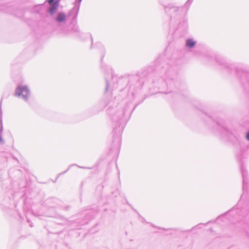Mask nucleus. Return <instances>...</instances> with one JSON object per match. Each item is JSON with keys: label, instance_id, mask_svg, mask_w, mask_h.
Returning <instances> with one entry per match:
<instances>
[{"label": "nucleus", "instance_id": "obj_4", "mask_svg": "<svg viewBox=\"0 0 249 249\" xmlns=\"http://www.w3.org/2000/svg\"><path fill=\"white\" fill-rule=\"evenodd\" d=\"M195 42L191 39H188L187 41L186 45L190 48L193 47L195 45Z\"/></svg>", "mask_w": 249, "mask_h": 249}, {"label": "nucleus", "instance_id": "obj_2", "mask_svg": "<svg viewBox=\"0 0 249 249\" xmlns=\"http://www.w3.org/2000/svg\"><path fill=\"white\" fill-rule=\"evenodd\" d=\"M58 1L55 2L52 4L51 7L49 8V12L51 15L53 14L57 10L58 6Z\"/></svg>", "mask_w": 249, "mask_h": 249}, {"label": "nucleus", "instance_id": "obj_5", "mask_svg": "<svg viewBox=\"0 0 249 249\" xmlns=\"http://www.w3.org/2000/svg\"><path fill=\"white\" fill-rule=\"evenodd\" d=\"M54 0H48L49 4H52Z\"/></svg>", "mask_w": 249, "mask_h": 249}, {"label": "nucleus", "instance_id": "obj_1", "mask_svg": "<svg viewBox=\"0 0 249 249\" xmlns=\"http://www.w3.org/2000/svg\"><path fill=\"white\" fill-rule=\"evenodd\" d=\"M16 96H21L24 99H26L29 95V91L26 86H19L18 87L15 92Z\"/></svg>", "mask_w": 249, "mask_h": 249}, {"label": "nucleus", "instance_id": "obj_7", "mask_svg": "<svg viewBox=\"0 0 249 249\" xmlns=\"http://www.w3.org/2000/svg\"><path fill=\"white\" fill-rule=\"evenodd\" d=\"M2 141V139H1V137L0 136V142H1Z\"/></svg>", "mask_w": 249, "mask_h": 249}, {"label": "nucleus", "instance_id": "obj_6", "mask_svg": "<svg viewBox=\"0 0 249 249\" xmlns=\"http://www.w3.org/2000/svg\"><path fill=\"white\" fill-rule=\"evenodd\" d=\"M247 138L248 140H249V132L248 133L247 135Z\"/></svg>", "mask_w": 249, "mask_h": 249}, {"label": "nucleus", "instance_id": "obj_8", "mask_svg": "<svg viewBox=\"0 0 249 249\" xmlns=\"http://www.w3.org/2000/svg\"><path fill=\"white\" fill-rule=\"evenodd\" d=\"M81 0H80V1H81Z\"/></svg>", "mask_w": 249, "mask_h": 249}, {"label": "nucleus", "instance_id": "obj_3", "mask_svg": "<svg viewBox=\"0 0 249 249\" xmlns=\"http://www.w3.org/2000/svg\"><path fill=\"white\" fill-rule=\"evenodd\" d=\"M65 19V15L63 13H60L58 14L56 18V20L58 22H62L64 21Z\"/></svg>", "mask_w": 249, "mask_h": 249}]
</instances>
